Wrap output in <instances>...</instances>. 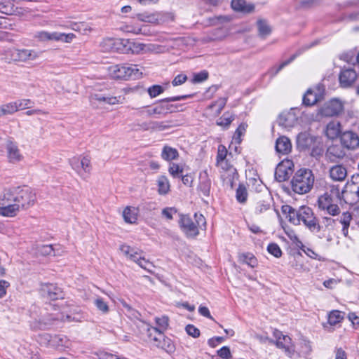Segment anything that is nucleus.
Wrapping results in <instances>:
<instances>
[{"label":"nucleus","mask_w":359,"mask_h":359,"mask_svg":"<svg viewBox=\"0 0 359 359\" xmlns=\"http://www.w3.org/2000/svg\"><path fill=\"white\" fill-rule=\"evenodd\" d=\"M117 41L113 39H106L101 43V46L104 51H113L116 49L114 46Z\"/></svg>","instance_id":"46"},{"label":"nucleus","mask_w":359,"mask_h":359,"mask_svg":"<svg viewBox=\"0 0 359 359\" xmlns=\"http://www.w3.org/2000/svg\"><path fill=\"white\" fill-rule=\"evenodd\" d=\"M187 333L192 337L197 338L200 336V330L193 325H188L185 327Z\"/></svg>","instance_id":"55"},{"label":"nucleus","mask_w":359,"mask_h":359,"mask_svg":"<svg viewBox=\"0 0 359 359\" xmlns=\"http://www.w3.org/2000/svg\"><path fill=\"white\" fill-rule=\"evenodd\" d=\"M267 250L269 253L273 255L274 257L278 258L282 255V251L276 243H271L267 247Z\"/></svg>","instance_id":"52"},{"label":"nucleus","mask_w":359,"mask_h":359,"mask_svg":"<svg viewBox=\"0 0 359 359\" xmlns=\"http://www.w3.org/2000/svg\"><path fill=\"white\" fill-rule=\"evenodd\" d=\"M344 147L342 144H332L330 146L326 151V158L332 162L342 159L346 156Z\"/></svg>","instance_id":"20"},{"label":"nucleus","mask_w":359,"mask_h":359,"mask_svg":"<svg viewBox=\"0 0 359 359\" xmlns=\"http://www.w3.org/2000/svg\"><path fill=\"white\" fill-rule=\"evenodd\" d=\"M247 190L245 187L239 186L236 190V199L240 203H245L247 199Z\"/></svg>","instance_id":"51"},{"label":"nucleus","mask_w":359,"mask_h":359,"mask_svg":"<svg viewBox=\"0 0 359 359\" xmlns=\"http://www.w3.org/2000/svg\"><path fill=\"white\" fill-rule=\"evenodd\" d=\"M179 156L178 151L176 149L168 146H165L163 149L161 157L165 161H172L177 158Z\"/></svg>","instance_id":"34"},{"label":"nucleus","mask_w":359,"mask_h":359,"mask_svg":"<svg viewBox=\"0 0 359 359\" xmlns=\"http://www.w3.org/2000/svg\"><path fill=\"white\" fill-rule=\"evenodd\" d=\"M135 18H137L140 21L152 24L157 23L158 21L154 14L149 13H137Z\"/></svg>","instance_id":"40"},{"label":"nucleus","mask_w":359,"mask_h":359,"mask_svg":"<svg viewBox=\"0 0 359 359\" xmlns=\"http://www.w3.org/2000/svg\"><path fill=\"white\" fill-rule=\"evenodd\" d=\"M187 80V76L185 74H178L175 77L172 81L174 86H180L184 83Z\"/></svg>","instance_id":"61"},{"label":"nucleus","mask_w":359,"mask_h":359,"mask_svg":"<svg viewBox=\"0 0 359 359\" xmlns=\"http://www.w3.org/2000/svg\"><path fill=\"white\" fill-rule=\"evenodd\" d=\"M234 117L233 115L229 113H224L223 116L217 121V124L226 128L229 127Z\"/></svg>","instance_id":"43"},{"label":"nucleus","mask_w":359,"mask_h":359,"mask_svg":"<svg viewBox=\"0 0 359 359\" xmlns=\"http://www.w3.org/2000/svg\"><path fill=\"white\" fill-rule=\"evenodd\" d=\"M292 150V144L289 138L285 136L280 137L276 142V151L278 154L286 155Z\"/></svg>","instance_id":"24"},{"label":"nucleus","mask_w":359,"mask_h":359,"mask_svg":"<svg viewBox=\"0 0 359 359\" xmlns=\"http://www.w3.org/2000/svg\"><path fill=\"white\" fill-rule=\"evenodd\" d=\"M18 111L29 109L34 104L30 99H22L15 101Z\"/></svg>","instance_id":"45"},{"label":"nucleus","mask_w":359,"mask_h":359,"mask_svg":"<svg viewBox=\"0 0 359 359\" xmlns=\"http://www.w3.org/2000/svg\"><path fill=\"white\" fill-rule=\"evenodd\" d=\"M217 354L219 357L224 359H228L231 357L230 349L227 346H223L217 351Z\"/></svg>","instance_id":"63"},{"label":"nucleus","mask_w":359,"mask_h":359,"mask_svg":"<svg viewBox=\"0 0 359 359\" xmlns=\"http://www.w3.org/2000/svg\"><path fill=\"white\" fill-rule=\"evenodd\" d=\"M55 321H76L74 318L69 315H64L63 313H41L38 319H34L31 327L34 330H46L53 325Z\"/></svg>","instance_id":"5"},{"label":"nucleus","mask_w":359,"mask_h":359,"mask_svg":"<svg viewBox=\"0 0 359 359\" xmlns=\"http://www.w3.org/2000/svg\"><path fill=\"white\" fill-rule=\"evenodd\" d=\"M293 165L291 161H283L276 167L275 178L281 182L287 180L292 173L291 167Z\"/></svg>","instance_id":"18"},{"label":"nucleus","mask_w":359,"mask_h":359,"mask_svg":"<svg viewBox=\"0 0 359 359\" xmlns=\"http://www.w3.org/2000/svg\"><path fill=\"white\" fill-rule=\"evenodd\" d=\"M320 100V96L312 89H309L303 97V104L306 106H312Z\"/></svg>","instance_id":"33"},{"label":"nucleus","mask_w":359,"mask_h":359,"mask_svg":"<svg viewBox=\"0 0 359 359\" xmlns=\"http://www.w3.org/2000/svg\"><path fill=\"white\" fill-rule=\"evenodd\" d=\"M352 219V216L348 212H344L340 217L339 222L342 224V233L344 236L348 234V227Z\"/></svg>","instance_id":"35"},{"label":"nucleus","mask_w":359,"mask_h":359,"mask_svg":"<svg viewBox=\"0 0 359 359\" xmlns=\"http://www.w3.org/2000/svg\"><path fill=\"white\" fill-rule=\"evenodd\" d=\"M72 168L83 179L86 180L92 169L91 158L88 155L74 156L69 160Z\"/></svg>","instance_id":"8"},{"label":"nucleus","mask_w":359,"mask_h":359,"mask_svg":"<svg viewBox=\"0 0 359 359\" xmlns=\"http://www.w3.org/2000/svg\"><path fill=\"white\" fill-rule=\"evenodd\" d=\"M312 352V346L310 341L302 339L300 341L299 354L307 358Z\"/></svg>","instance_id":"36"},{"label":"nucleus","mask_w":359,"mask_h":359,"mask_svg":"<svg viewBox=\"0 0 359 359\" xmlns=\"http://www.w3.org/2000/svg\"><path fill=\"white\" fill-rule=\"evenodd\" d=\"M314 180V175L311 170L300 169L296 172L291 181L292 189L297 194H306L312 189Z\"/></svg>","instance_id":"3"},{"label":"nucleus","mask_w":359,"mask_h":359,"mask_svg":"<svg viewBox=\"0 0 359 359\" xmlns=\"http://www.w3.org/2000/svg\"><path fill=\"white\" fill-rule=\"evenodd\" d=\"M341 133V124L339 121H332L326 128L325 134L330 139L337 138Z\"/></svg>","instance_id":"31"},{"label":"nucleus","mask_w":359,"mask_h":359,"mask_svg":"<svg viewBox=\"0 0 359 359\" xmlns=\"http://www.w3.org/2000/svg\"><path fill=\"white\" fill-rule=\"evenodd\" d=\"M41 295L49 300H55L63 298V292L55 285L44 283L41 287Z\"/></svg>","instance_id":"16"},{"label":"nucleus","mask_w":359,"mask_h":359,"mask_svg":"<svg viewBox=\"0 0 359 359\" xmlns=\"http://www.w3.org/2000/svg\"><path fill=\"white\" fill-rule=\"evenodd\" d=\"M136 263L142 269H147L148 271H150L149 267L151 266V264L148 261L146 260L142 256V254L140 255Z\"/></svg>","instance_id":"57"},{"label":"nucleus","mask_w":359,"mask_h":359,"mask_svg":"<svg viewBox=\"0 0 359 359\" xmlns=\"http://www.w3.org/2000/svg\"><path fill=\"white\" fill-rule=\"evenodd\" d=\"M34 37L39 41H56V32H48L46 31L37 32Z\"/></svg>","instance_id":"38"},{"label":"nucleus","mask_w":359,"mask_h":359,"mask_svg":"<svg viewBox=\"0 0 359 359\" xmlns=\"http://www.w3.org/2000/svg\"><path fill=\"white\" fill-rule=\"evenodd\" d=\"M211 187V181L206 170L200 173L199 189L205 196H208Z\"/></svg>","instance_id":"30"},{"label":"nucleus","mask_w":359,"mask_h":359,"mask_svg":"<svg viewBox=\"0 0 359 359\" xmlns=\"http://www.w3.org/2000/svg\"><path fill=\"white\" fill-rule=\"evenodd\" d=\"M168 318L167 316H162L161 318H156L155 321L158 325L157 327H152V330L157 332L159 337H154V340L158 341L161 339V337H163V332L168 328Z\"/></svg>","instance_id":"29"},{"label":"nucleus","mask_w":359,"mask_h":359,"mask_svg":"<svg viewBox=\"0 0 359 359\" xmlns=\"http://www.w3.org/2000/svg\"><path fill=\"white\" fill-rule=\"evenodd\" d=\"M38 252L43 256L55 255L54 250L51 245H43L38 247Z\"/></svg>","instance_id":"53"},{"label":"nucleus","mask_w":359,"mask_h":359,"mask_svg":"<svg viewBox=\"0 0 359 359\" xmlns=\"http://www.w3.org/2000/svg\"><path fill=\"white\" fill-rule=\"evenodd\" d=\"M323 223L325 225V229L330 231L334 227L335 220L331 217H323Z\"/></svg>","instance_id":"58"},{"label":"nucleus","mask_w":359,"mask_h":359,"mask_svg":"<svg viewBox=\"0 0 359 359\" xmlns=\"http://www.w3.org/2000/svg\"><path fill=\"white\" fill-rule=\"evenodd\" d=\"M344 110V104L339 99H332L325 102L316 114H307L309 121H320L323 117L337 116Z\"/></svg>","instance_id":"4"},{"label":"nucleus","mask_w":359,"mask_h":359,"mask_svg":"<svg viewBox=\"0 0 359 359\" xmlns=\"http://www.w3.org/2000/svg\"><path fill=\"white\" fill-rule=\"evenodd\" d=\"M357 74L352 69H343L339 74V82L343 87L350 86L356 79Z\"/></svg>","instance_id":"23"},{"label":"nucleus","mask_w":359,"mask_h":359,"mask_svg":"<svg viewBox=\"0 0 359 359\" xmlns=\"http://www.w3.org/2000/svg\"><path fill=\"white\" fill-rule=\"evenodd\" d=\"M228 151L225 146L219 144L217 148V154L216 157V163L227 160Z\"/></svg>","instance_id":"47"},{"label":"nucleus","mask_w":359,"mask_h":359,"mask_svg":"<svg viewBox=\"0 0 359 359\" xmlns=\"http://www.w3.org/2000/svg\"><path fill=\"white\" fill-rule=\"evenodd\" d=\"M300 222L312 233H318L320 231L321 226L318 219L316 217L313 210L308 206L300 207Z\"/></svg>","instance_id":"9"},{"label":"nucleus","mask_w":359,"mask_h":359,"mask_svg":"<svg viewBox=\"0 0 359 359\" xmlns=\"http://www.w3.org/2000/svg\"><path fill=\"white\" fill-rule=\"evenodd\" d=\"M109 71L111 76L115 79H138L142 74L137 65L133 64L112 65L109 67Z\"/></svg>","instance_id":"6"},{"label":"nucleus","mask_w":359,"mask_h":359,"mask_svg":"<svg viewBox=\"0 0 359 359\" xmlns=\"http://www.w3.org/2000/svg\"><path fill=\"white\" fill-rule=\"evenodd\" d=\"M278 123L280 126L285 128H290L295 126L297 121V117L293 110L283 112L278 117Z\"/></svg>","instance_id":"21"},{"label":"nucleus","mask_w":359,"mask_h":359,"mask_svg":"<svg viewBox=\"0 0 359 359\" xmlns=\"http://www.w3.org/2000/svg\"><path fill=\"white\" fill-rule=\"evenodd\" d=\"M177 213V210L173 208H165L162 210V215L166 219L170 220L172 219V215Z\"/></svg>","instance_id":"60"},{"label":"nucleus","mask_w":359,"mask_h":359,"mask_svg":"<svg viewBox=\"0 0 359 359\" xmlns=\"http://www.w3.org/2000/svg\"><path fill=\"white\" fill-rule=\"evenodd\" d=\"M94 304L97 309L102 313L106 314L109 311V307L107 303L104 302L101 297L95 298L94 300Z\"/></svg>","instance_id":"44"},{"label":"nucleus","mask_w":359,"mask_h":359,"mask_svg":"<svg viewBox=\"0 0 359 359\" xmlns=\"http://www.w3.org/2000/svg\"><path fill=\"white\" fill-rule=\"evenodd\" d=\"M331 194L325 193L320 196L318 200V204L320 209L325 210L332 203H333V196L337 198H341V191L338 186L331 187Z\"/></svg>","instance_id":"17"},{"label":"nucleus","mask_w":359,"mask_h":359,"mask_svg":"<svg viewBox=\"0 0 359 359\" xmlns=\"http://www.w3.org/2000/svg\"><path fill=\"white\" fill-rule=\"evenodd\" d=\"M6 156L9 163H17L23 159V155L18 148V143L8 139L6 143Z\"/></svg>","instance_id":"14"},{"label":"nucleus","mask_w":359,"mask_h":359,"mask_svg":"<svg viewBox=\"0 0 359 359\" xmlns=\"http://www.w3.org/2000/svg\"><path fill=\"white\" fill-rule=\"evenodd\" d=\"M239 261L252 268L257 265V259L253 255L250 253L241 255L239 256Z\"/></svg>","instance_id":"41"},{"label":"nucleus","mask_w":359,"mask_h":359,"mask_svg":"<svg viewBox=\"0 0 359 359\" xmlns=\"http://www.w3.org/2000/svg\"><path fill=\"white\" fill-rule=\"evenodd\" d=\"M72 29L75 31L82 32L83 34H85V32L87 30H90V28H88V25L83 22L74 23L72 25Z\"/></svg>","instance_id":"59"},{"label":"nucleus","mask_w":359,"mask_h":359,"mask_svg":"<svg viewBox=\"0 0 359 359\" xmlns=\"http://www.w3.org/2000/svg\"><path fill=\"white\" fill-rule=\"evenodd\" d=\"M139 210L135 207H126L123 212V217L126 222L135 224L137 220Z\"/></svg>","instance_id":"32"},{"label":"nucleus","mask_w":359,"mask_h":359,"mask_svg":"<svg viewBox=\"0 0 359 359\" xmlns=\"http://www.w3.org/2000/svg\"><path fill=\"white\" fill-rule=\"evenodd\" d=\"M273 335L276 338L275 343L276 346L283 349L288 356L292 357L294 352V348L291 338L287 335L283 334L280 331L277 330L273 332Z\"/></svg>","instance_id":"13"},{"label":"nucleus","mask_w":359,"mask_h":359,"mask_svg":"<svg viewBox=\"0 0 359 359\" xmlns=\"http://www.w3.org/2000/svg\"><path fill=\"white\" fill-rule=\"evenodd\" d=\"M341 142L344 147L354 149L359 146V137L352 131H346L341 135Z\"/></svg>","instance_id":"19"},{"label":"nucleus","mask_w":359,"mask_h":359,"mask_svg":"<svg viewBox=\"0 0 359 359\" xmlns=\"http://www.w3.org/2000/svg\"><path fill=\"white\" fill-rule=\"evenodd\" d=\"M359 175L353 176L351 182H348L346 189L341 192V198L346 203L353 205L359 201Z\"/></svg>","instance_id":"11"},{"label":"nucleus","mask_w":359,"mask_h":359,"mask_svg":"<svg viewBox=\"0 0 359 359\" xmlns=\"http://www.w3.org/2000/svg\"><path fill=\"white\" fill-rule=\"evenodd\" d=\"M76 37L75 34L72 33L64 34L56 32V41H62L65 43H70Z\"/></svg>","instance_id":"49"},{"label":"nucleus","mask_w":359,"mask_h":359,"mask_svg":"<svg viewBox=\"0 0 359 359\" xmlns=\"http://www.w3.org/2000/svg\"><path fill=\"white\" fill-rule=\"evenodd\" d=\"M187 96H175L161 100L155 106L149 108L146 112L148 116L155 115L163 116L175 111L174 105L168 104L170 102L180 101L184 100Z\"/></svg>","instance_id":"7"},{"label":"nucleus","mask_w":359,"mask_h":359,"mask_svg":"<svg viewBox=\"0 0 359 359\" xmlns=\"http://www.w3.org/2000/svg\"><path fill=\"white\" fill-rule=\"evenodd\" d=\"M151 128L158 130H163L168 126L164 123V122L153 121L150 122Z\"/></svg>","instance_id":"64"},{"label":"nucleus","mask_w":359,"mask_h":359,"mask_svg":"<svg viewBox=\"0 0 359 359\" xmlns=\"http://www.w3.org/2000/svg\"><path fill=\"white\" fill-rule=\"evenodd\" d=\"M343 319L344 315L337 310L331 311L328 315V323L332 326L339 323Z\"/></svg>","instance_id":"39"},{"label":"nucleus","mask_w":359,"mask_h":359,"mask_svg":"<svg viewBox=\"0 0 359 359\" xmlns=\"http://www.w3.org/2000/svg\"><path fill=\"white\" fill-rule=\"evenodd\" d=\"M148 93L151 98L156 97L163 93L164 88L159 85H154L148 88Z\"/></svg>","instance_id":"50"},{"label":"nucleus","mask_w":359,"mask_h":359,"mask_svg":"<svg viewBox=\"0 0 359 359\" xmlns=\"http://www.w3.org/2000/svg\"><path fill=\"white\" fill-rule=\"evenodd\" d=\"M216 166L221 170V177L224 184L233 187L234 179L237 177L236 169L229 162V160L216 163Z\"/></svg>","instance_id":"12"},{"label":"nucleus","mask_w":359,"mask_h":359,"mask_svg":"<svg viewBox=\"0 0 359 359\" xmlns=\"http://www.w3.org/2000/svg\"><path fill=\"white\" fill-rule=\"evenodd\" d=\"M119 250L124 256L135 263L137 261L140 255L142 254V251L126 244L120 245Z\"/></svg>","instance_id":"28"},{"label":"nucleus","mask_w":359,"mask_h":359,"mask_svg":"<svg viewBox=\"0 0 359 359\" xmlns=\"http://www.w3.org/2000/svg\"><path fill=\"white\" fill-rule=\"evenodd\" d=\"M1 111L2 116L11 115L18 111L16 104L15 102H11L1 107Z\"/></svg>","instance_id":"42"},{"label":"nucleus","mask_w":359,"mask_h":359,"mask_svg":"<svg viewBox=\"0 0 359 359\" xmlns=\"http://www.w3.org/2000/svg\"><path fill=\"white\" fill-rule=\"evenodd\" d=\"M257 26H258V29H259V32L260 35L265 36L270 34L271 29H270L269 26L267 25V23L266 22V21L259 20L257 22Z\"/></svg>","instance_id":"48"},{"label":"nucleus","mask_w":359,"mask_h":359,"mask_svg":"<svg viewBox=\"0 0 359 359\" xmlns=\"http://www.w3.org/2000/svg\"><path fill=\"white\" fill-rule=\"evenodd\" d=\"M179 224L182 231L189 238H195L200 229H205L206 220L201 214L195 213L194 218L189 215H181Z\"/></svg>","instance_id":"2"},{"label":"nucleus","mask_w":359,"mask_h":359,"mask_svg":"<svg viewBox=\"0 0 359 359\" xmlns=\"http://www.w3.org/2000/svg\"><path fill=\"white\" fill-rule=\"evenodd\" d=\"M231 5L233 10L244 13H252L255 9L253 4H247L245 0H232Z\"/></svg>","instance_id":"27"},{"label":"nucleus","mask_w":359,"mask_h":359,"mask_svg":"<svg viewBox=\"0 0 359 359\" xmlns=\"http://www.w3.org/2000/svg\"><path fill=\"white\" fill-rule=\"evenodd\" d=\"M124 101V97L122 96H111L106 95L101 93L92 94L90 97V102L94 108L97 109H106L107 105H114L122 104Z\"/></svg>","instance_id":"10"},{"label":"nucleus","mask_w":359,"mask_h":359,"mask_svg":"<svg viewBox=\"0 0 359 359\" xmlns=\"http://www.w3.org/2000/svg\"><path fill=\"white\" fill-rule=\"evenodd\" d=\"M130 50L135 54L156 52L158 46L154 44H145L140 42H133L130 44Z\"/></svg>","instance_id":"22"},{"label":"nucleus","mask_w":359,"mask_h":359,"mask_svg":"<svg viewBox=\"0 0 359 359\" xmlns=\"http://www.w3.org/2000/svg\"><path fill=\"white\" fill-rule=\"evenodd\" d=\"M226 103V99L224 97H222L218 99L214 103L210 105V108L217 107L216 110V114H219L221 113L222 110L224 109Z\"/></svg>","instance_id":"54"},{"label":"nucleus","mask_w":359,"mask_h":359,"mask_svg":"<svg viewBox=\"0 0 359 359\" xmlns=\"http://www.w3.org/2000/svg\"><path fill=\"white\" fill-rule=\"evenodd\" d=\"M282 212L287 215L289 221L294 225L300 224V208L295 210L290 205H283L282 207Z\"/></svg>","instance_id":"25"},{"label":"nucleus","mask_w":359,"mask_h":359,"mask_svg":"<svg viewBox=\"0 0 359 359\" xmlns=\"http://www.w3.org/2000/svg\"><path fill=\"white\" fill-rule=\"evenodd\" d=\"M325 210L330 215L335 216L340 213V208L337 204L332 203Z\"/></svg>","instance_id":"62"},{"label":"nucleus","mask_w":359,"mask_h":359,"mask_svg":"<svg viewBox=\"0 0 359 359\" xmlns=\"http://www.w3.org/2000/svg\"><path fill=\"white\" fill-rule=\"evenodd\" d=\"M158 191L160 194L164 195L170 191V183L168 178L165 176H161L157 180Z\"/></svg>","instance_id":"37"},{"label":"nucleus","mask_w":359,"mask_h":359,"mask_svg":"<svg viewBox=\"0 0 359 359\" xmlns=\"http://www.w3.org/2000/svg\"><path fill=\"white\" fill-rule=\"evenodd\" d=\"M330 176L334 181H344L347 176V170L341 165H336L330 169Z\"/></svg>","instance_id":"26"},{"label":"nucleus","mask_w":359,"mask_h":359,"mask_svg":"<svg viewBox=\"0 0 359 359\" xmlns=\"http://www.w3.org/2000/svg\"><path fill=\"white\" fill-rule=\"evenodd\" d=\"M11 56L14 61L27 62L38 58L39 54L34 50L15 49L12 51Z\"/></svg>","instance_id":"15"},{"label":"nucleus","mask_w":359,"mask_h":359,"mask_svg":"<svg viewBox=\"0 0 359 359\" xmlns=\"http://www.w3.org/2000/svg\"><path fill=\"white\" fill-rule=\"evenodd\" d=\"M36 194L27 186L5 189L0 194V215L6 217H15L21 210L33 206Z\"/></svg>","instance_id":"1"},{"label":"nucleus","mask_w":359,"mask_h":359,"mask_svg":"<svg viewBox=\"0 0 359 359\" xmlns=\"http://www.w3.org/2000/svg\"><path fill=\"white\" fill-rule=\"evenodd\" d=\"M182 172H183V169L182 168H180L179 165L175 164V163H172L170 165L169 172L172 177H178V175L182 173Z\"/></svg>","instance_id":"56"}]
</instances>
